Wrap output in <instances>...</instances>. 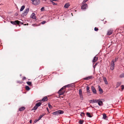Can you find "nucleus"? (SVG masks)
I'll use <instances>...</instances> for the list:
<instances>
[{"instance_id":"6e6d98bb","label":"nucleus","mask_w":124,"mask_h":124,"mask_svg":"<svg viewBox=\"0 0 124 124\" xmlns=\"http://www.w3.org/2000/svg\"><path fill=\"white\" fill-rule=\"evenodd\" d=\"M21 76V74L20 75V76Z\"/></svg>"},{"instance_id":"a878e982","label":"nucleus","mask_w":124,"mask_h":124,"mask_svg":"<svg viewBox=\"0 0 124 124\" xmlns=\"http://www.w3.org/2000/svg\"><path fill=\"white\" fill-rule=\"evenodd\" d=\"M86 115H87V116L90 117H92V116L90 115V114L89 113L87 112L86 113Z\"/></svg>"},{"instance_id":"3c124183","label":"nucleus","mask_w":124,"mask_h":124,"mask_svg":"<svg viewBox=\"0 0 124 124\" xmlns=\"http://www.w3.org/2000/svg\"><path fill=\"white\" fill-rule=\"evenodd\" d=\"M32 1V2H33V1H34V0H31Z\"/></svg>"},{"instance_id":"ddd939ff","label":"nucleus","mask_w":124,"mask_h":124,"mask_svg":"<svg viewBox=\"0 0 124 124\" xmlns=\"http://www.w3.org/2000/svg\"><path fill=\"white\" fill-rule=\"evenodd\" d=\"M73 85V84H69L68 85H67L65 86V88L66 87H70L72 86Z\"/></svg>"},{"instance_id":"603ef678","label":"nucleus","mask_w":124,"mask_h":124,"mask_svg":"<svg viewBox=\"0 0 124 124\" xmlns=\"http://www.w3.org/2000/svg\"><path fill=\"white\" fill-rule=\"evenodd\" d=\"M34 24H32V26H34Z\"/></svg>"},{"instance_id":"09e8293b","label":"nucleus","mask_w":124,"mask_h":124,"mask_svg":"<svg viewBox=\"0 0 124 124\" xmlns=\"http://www.w3.org/2000/svg\"><path fill=\"white\" fill-rule=\"evenodd\" d=\"M46 109L49 112V110H48V108H46Z\"/></svg>"},{"instance_id":"f8f14e48","label":"nucleus","mask_w":124,"mask_h":124,"mask_svg":"<svg viewBox=\"0 0 124 124\" xmlns=\"http://www.w3.org/2000/svg\"><path fill=\"white\" fill-rule=\"evenodd\" d=\"M113 31L112 30L110 29L107 32V34L108 35H110L112 34Z\"/></svg>"},{"instance_id":"a18cd8bd","label":"nucleus","mask_w":124,"mask_h":124,"mask_svg":"<svg viewBox=\"0 0 124 124\" xmlns=\"http://www.w3.org/2000/svg\"><path fill=\"white\" fill-rule=\"evenodd\" d=\"M52 2V3L53 4V5H56V4L53 1H51Z\"/></svg>"},{"instance_id":"a211bd4d","label":"nucleus","mask_w":124,"mask_h":124,"mask_svg":"<svg viewBox=\"0 0 124 124\" xmlns=\"http://www.w3.org/2000/svg\"><path fill=\"white\" fill-rule=\"evenodd\" d=\"M18 22V21H16L14 22L13 21H11V23L14 24H17V23Z\"/></svg>"},{"instance_id":"b1692460","label":"nucleus","mask_w":124,"mask_h":124,"mask_svg":"<svg viewBox=\"0 0 124 124\" xmlns=\"http://www.w3.org/2000/svg\"><path fill=\"white\" fill-rule=\"evenodd\" d=\"M86 91L87 92H89L90 91L89 90V87L88 86H87L86 87Z\"/></svg>"},{"instance_id":"bb28decb","label":"nucleus","mask_w":124,"mask_h":124,"mask_svg":"<svg viewBox=\"0 0 124 124\" xmlns=\"http://www.w3.org/2000/svg\"><path fill=\"white\" fill-rule=\"evenodd\" d=\"M80 99L81 100H83V94L79 95Z\"/></svg>"},{"instance_id":"de8ad7c7","label":"nucleus","mask_w":124,"mask_h":124,"mask_svg":"<svg viewBox=\"0 0 124 124\" xmlns=\"http://www.w3.org/2000/svg\"><path fill=\"white\" fill-rule=\"evenodd\" d=\"M25 78H26L25 77H23V79L24 80L25 79Z\"/></svg>"},{"instance_id":"9b49d317","label":"nucleus","mask_w":124,"mask_h":124,"mask_svg":"<svg viewBox=\"0 0 124 124\" xmlns=\"http://www.w3.org/2000/svg\"><path fill=\"white\" fill-rule=\"evenodd\" d=\"M103 81L105 82V84L107 85L108 84V81H107V79L106 78L104 77H102Z\"/></svg>"},{"instance_id":"2f4dec72","label":"nucleus","mask_w":124,"mask_h":124,"mask_svg":"<svg viewBox=\"0 0 124 124\" xmlns=\"http://www.w3.org/2000/svg\"><path fill=\"white\" fill-rule=\"evenodd\" d=\"M84 121L83 120H80L79 123L80 124H82Z\"/></svg>"},{"instance_id":"7c9ffc66","label":"nucleus","mask_w":124,"mask_h":124,"mask_svg":"<svg viewBox=\"0 0 124 124\" xmlns=\"http://www.w3.org/2000/svg\"><path fill=\"white\" fill-rule=\"evenodd\" d=\"M37 107H38L37 106L35 105V106H34L32 108V110H36L37 108Z\"/></svg>"},{"instance_id":"0eeeda50","label":"nucleus","mask_w":124,"mask_h":124,"mask_svg":"<svg viewBox=\"0 0 124 124\" xmlns=\"http://www.w3.org/2000/svg\"><path fill=\"white\" fill-rule=\"evenodd\" d=\"M91 89L92 91L95 94H96L97 93L95 87L93 86H92Z\"/></svg>"},{"instance_id":"5fc2aeb1","label":"nucleus","mask_w":124,"mask_h":124,"mask_svg":"<svg viewBox=\"0 0 124 124\" xmlns=\"http://www.w3.org/2000/svg\"><path fill=\"white\" fill-rule=\"evenodd\" d=\"M24 25H26V24H24Z\"/></svg>"},{"instance_id":"393cba45","label":"nucleus","mask_w":124,"mask_h":124,"mask_svg":"<svg viewBox=\"0 0 124 124\" xmlns=\"http://www.w3.org/2000/svg\"><path fill=\"white\" fill-rule=\"evenodd\" d=\"M47 98L46 97L44 98H43L42 100V101H47Z\"/></svg>"},{"instance_id":"c03bdc74","label":"nucleus","mask_w":124,"mask_h":124,"mask_svg":"<svg viewBox=\"0 0 124 124\" xmlns=\"http://www.w3.org/2000/svg\"><path fill=\"white\" fill-rule=\"evenodd\" d=\"M87 93L88 95L90 96L91 95V94H90V91H89V92H87Z\"/></svg>"},{"instance_id":"4be33fe9","label":"nucleus","mask_w":124,"mask_h":124,"mask_svg":"<svg viewBox=\"0 0 124 124\" xmlns=\"http://www.w3.org/2000/svg\"><path fill=\"white\" fill-rule=\"evenodd\" d=\"M118 58H115V59H113L112 61V62H114L115 63V62H116L117 60H118Z\"/></svg>"},{"instance_id":"6e6552de","label":"nucleus","mask_w":124,"mask_h":124,"mask_svg":"<svg viewBox=\"0 0 124 124\" xmlns=\"http://www.w3.org/2000/svg\"><path fill=\"white\" fill-rule=\"evenodd\" d=\"M99 100H93L90 101V102L92 103L98 102Z\"/></svg>"},{"instance_id":"58836bf2","label":"nucleus","mask_w":124,"mask_h":124,"mask_svg":"<svg viewBox=\"0 0 124 124\" xmlns=\"http://www.w3.org/2000/svg\"><path fill=\"white\" fill-rule=\"evenodd\" d=\"M94 30L95 31H97L98 30V29L96 27H95L94 29Z\"/></svg>"},{"instance_id":"423d86ee","label":"nucleus","mask_w":124,"mask_h":124,"mask_svg":"<svg viewBox=\"0 0 124 124\" xmlns=\"http://www.w3.org/2000/svg\"><path fill=\"white\" fill-rule=\"evenodd\" d=\"M87 8V5L86 4H83L81 7V8L83 10H85Z\"/></svg>"},{"instance_id":"7ed1b4c3","label":"nucleus","mask_w":124,"mask_h":124,"mask_svg":"<svg viewBox=\"0 0 124 124\" xmlns=\"http://www.w3.org/2000/svg\"><path fill=\"white\" fill-rule=\"evenodd\" d=\"M40 1L39 0H34L32 2V3L34 5H37L39 4Z\"/></svg>"},{"instance_id":"a19ab883","label":"nucleus","mask_w":124,"mask_h":124,"mask_svg":"<svg viewBox=\"0 0 124 124\" xmlns=\"http://www.w3.org/2000/svg\"><path fill=\"white\" fill-rule=\"evenodd\" d=\"M44 7H42L41 8V11H43L44 10Z\"/></svg>"},{"instance_id":"6ab92c4d","label":"nucleus","mask_w":124,"mask_h":124,"mask_svg":"<svg viewBox=\"0 0 124 124\" xmlns=\"http://www.w3.org/2000/svg\"><path fill=\"white\" fill-rule=\"evenodd\" d=\"M41 104V103L40 102H39L37 103L35 105V106H37V107L40 106Z\"/></svg>"},{"instance_id":"4d7b16f0","label":"nucleus","mask_w":124,"mask_h":124,"mask_svg":"<svg viewBox=\"0 0 124 124\" xmlns=\"http://www.w3.org/2000/svg\"><path fill=\"white\" fill-rule=\"evenodd\" d=\"M102 100H103V101H104V100L103 99H102Z\"/></svg>"},{"instance_id":"39448f33","label":"nucleus","mask_w":124,"mask_h":124,"mask_svg":"<svg viewBox=\"0 0 124 124\" xmlns=\"http://www.w3.org/2000/svg\"><path fill=\"white\" fill-rule=\"evenodd\" d=\"M29 11V8H27L25 10L24 12L22 14V15L23 16H26L28 12Z\"/></svg>"},{"instance_id":"dca6fc26","label":"nucleus","mask_w":124,"mask_h":124,"mask_svg":"<svg viewBox=\"0 0 124 124\" xmlns=\"http://www.w3.org/2000/svg\"><path fill=\"white\" fill-rule=\"evenodd\" d=\"M98 87L99 91L101 93H102L103 92V91L100 86L99 85Z\"/></svg>"},{"instance_id":"20e7f679","label":"nucleus","mask_w":124,"mask_h":124,"mask_svg":"<svg viewBox=\"0 0 124 124\" xmlns=\"http://www.w3.org/2000/svg\"><path fill=\"white\" fill-rule=\"evenodd\" d=\"M115 63L113 62H111L110 65V69L112 70H113L114 69L115 67Z\"/></svg>"},{"instance_id":"4c0bfd02","label":"nucleus","mask_w":124,"mask_h":124,"mask_svg":"<svg viewBox=\"0 0 124 124\" xmlns=\"http://www.w3.org/2000/svg\"><path fill=\"white\" fill-rule=\"evenodd\" d=\"M39 120H40V119H39V118L38 119H36L34 121V122L35 123H36Z\"/></svg>"},{"instance_id":"c756f323","label":"nucleus","mask_w":124,"mask_h":124,"mask_svg":"<svg viewBox=\"0 0 124 124\" xmlns=\"http://www.w3.org/2000/svg\"><path fill=\"white\" fill-rule=\"evenodd\" d=\"M25 88L26 89L27 91L29 90L30 89L29 87L27 86H26Z\"/></svg>"},{"instance_id":"37998d69","label":"nucleus","mask_w":124,"mask_h":124,"mask_svg":"<svg viewBox=\"0 0 124 124\" xmlns=\"http://www.w3.org/2000/svg\"><path fill=\"white\" fill-rule=\"evenodd\" d=\"M121 88L122 90H123L124 89V86L123 85L121 86Z\"/></svg>"},{"instance_id":"aec40b11","label":"nucleus","mask_w":124,"mask_h":124,"mask_svg":"<svg viewBox=\"0 0 124 124\" xmlns=\"http://www.w3.org/2000/svg\"><path fill=\"white\" fill-rule=\"evenodd\" d=\"M79 95H82V91L81 89H80L79 90Z\"/></svg>"},{"instance_id":"473e14b6","label":"nucleus","mask_w":124,"mask_h":124,"mask_svg":"<svg viewBox=\"0 0 124 124\" xmlns=\"http://www.w3.org/2000/svg\"><path fill=\"white\" fill-rule=\"evenodd\" d=\"M120 77L121 78H123L124 77V74H122L120 75Z\"/></svg>"},{"instance_id":"9d476101","label":"nucleus","mask_w":124,"mask_h":124,"mask_svg":"<svg viewBox=\"0 0 124 124\" xmlns=\"http://www.w3.org/2000/svg\"><path fill=\"white\" fill-rule=\"evenodd\" d=\"M31 18H32L34 19L36 18V16L35 14L33 13H32V14L31 16Z\"/></svg>"},{"instance_id":"f704fd0d","label":"nucleus","mask_w":124,"mask_h":124,"mask_svg":"<svg viewBox=\"0 0 124 124\" xmlns=\"http://www.w3.org/2000/svg\"><path fill=\"white\" fill-rule=\"evenodd\" d=\"M27 83L29 85H31V83L30 82H27Z\"/></svg>"},{"instance_id":"1a4fd4ad","label":"nucleus","mask_w":124,"mask_h":124,"mask_svg":"<svg viewBox=\"0 0 124 124\" xmlns=\"http://www.w3.org/2000/svg\"><path fill=\"white\" fill-rule=\"evenodd\" d=\"M93 78V77L92 76H90L86 77L84 78V79L86 80H88L90 79H92Z\"/></svg>"},{"instance_id":"5701e85b","label":"nucleus","mask_w":124,"mask_h":124,"mask_svg":"<svg viewBox=\"0 0 124 124\" xmlns=\"http://www.w3.org/2000/svg\"><path fill=\"white\" fill-rule=\"evenodd\" d=\"M24 8H25V6H22L21 7L20 9V11H22L24 9Z\"/></svg>"},{"instance_id":"c9c22d12","label":"nucleus","mask_w":124,"mask_h":124,"mask_svg":"<svg viewBox=\"0 0 124 124\" xmlns=\"http://www.w3.org/2000/svg\"><path fill=\"white\" fill-rule=\"evenodd\" d=\"M48 106L49 108H52V106L50 104H48Z\"/></svg>"},{"instance_id":"e433bc0d","label":"nucleus","mask_w":124,"mask_h":124,"mask_svg":"<svg viewBox=\"0 0 124 124\" xmlns=\"http://www.w3.org/2000/svg\"><path fill=\"white\" fill-rule=\"evenodd\" d=\"M22 24V22H19L18 21V22L17 23V24Z\"/></svg>"},{"instance_id":"4468645a","label":"nucleus","mask_w":124,"mask_h":124,"mask_svg":"<svg viewBox=\"0 0 124 124\" xmlns=\"http://www.w3.org/2000/svg\"><path fill=\"white\" fill-rule=\"evenodd\" d=\"M98 102V104L99 106H101V105H103L102 102V101H100V100H99Z\"/></svg>"},{"instance_id":"8fccbe9b","label":"nucleus","mask_w":124,"mask_h":124,"mask_svg":"<svg viewBox=\"0 0 124 124\" xmlns=\"http://www.w3.org/2000/svg\"><path fill=\"white\" fill-rule=\"evenodd\" d=\"M30 123H32V121H31V120L30 121Z\"/></svg>"},{"instance_id":"412c9836","label":"nucleus","mask_w":124,"mask_h":124,"mask_svg":"<svg viewBox=\"0 0 124 124\" xmlns=\"http://www.w3.org/2000/svg\"><path fill=\"white\" fill-rule=\"evenodd\" d=\"M25 109V108L23 107L19 108V110L20 111H22L24 110Z\"/></svg>"},{"instance_id":"79ce46f5","label":"nucleus","mask_w":124,"mask_h":124,"mask_svg":"<svg viewBox=\"0 0 124 124\" xmlns=\"http://www.w3.org/2000/svg\"><path fill=\"white\" fill-rule=\"evenodd\" d=\"M87 0H84L82 4H84V3H85L86 2Z\"/></svg>"},{"instance_id":"f03ea898","label":"nucleus","mask_w":124,"mask_h":124,"mask_svg":"<svg viewBox=\"0 0 124 124\" xmlns=\"http://www.w3.org/2000/svg\"><path fill=\"white\" fill-rule=\"evenodd\" d=\"M65 88H66L65 87V86H64L62 88H61L60 90L58 91V93L59 94V95H62L64 93V92L63 91H62V90H63V89H64Z\"/></svg>"},{"instance_id":"cd10ccee","label":"nucleus","mask_w":124,"mask_h":124,"mask_svg":"<svg viewBox=\"0 0 124 124\" xmlns=\"http://www.w3.org/2000/svg\"><path fill=\"white\" fill-rule=\"evenodd\" d=\"M106 117H107L106 115L105 114H104L103 115V119H105L106 118Z\"/></svg>"},{"instance_id":"49530a36","label":"nucleus","mask_w":124,"mask_h":124,"mask_svg":"<svg viewBox=\"0 0 124 124\" xmlns=\"http://www.w3.org/2000/svg\"><path fill=\"white\" fill-rule=\"evenodd\" d=\"M97 65V63H96V64H95L93 66V67L94 68V69L95 68V67Z\"/></svg>"},{"instance_id":"c85d7f7f","label":"nucleus","mask_w":124,"mask_h":124,"mask_svg":"<svg viewBox=\"0 0 124 124\" xmlns=\"http://www.w3.org/2000/svg\"><path fill=\"white\" fill-rule=\"evenodd\" d=\"M45 115L44 114H42V115H41L39 117V119H40L44 115Z\"/></svg>"},{"instance_id":"864d4df0","label":"nucleus","mask_w":124,"mask_h":124,"mask_svg":"<svg viewBox=\"0 0 124 124\" xmlns=\"http://www.w3.org/2000/svg\"><path fill=\"white\" fill-rule=\"evenodd\" d=\"M71 15H72V13H71ZM73 16V15H72Z\"/></svg>"},{"instance_id":"72a5a7b5","label":"nucleus","mask_w":124,"mask_h":124,"mask_svg":"<svg viewBox=\"0 0 124 124\" xmlns=\"http://www.w3.org/2000/svg\"><path fill=\"white\" fill-rule=\"evenodd\" d=\"M80 115L82 117H83L84 116L85 114L84 113L82 112L81 113Z\"/></svg>"},{"instance_id":"f257e3e1","label":"nucleus","mask_w":124,"mask_h":124,"mask_svg":"<svg viewBox=\"0 0 124 124\" xmlns=\"http://www.w3.org/2000/svg\"><path fill=\"white\" fill-rule=\"evenodd\" d=\"M64 111L61 110H59L57 111L54 112L52 114L53 115H59L62 114L63 113Z\"/></svg>"},{"instance_id":"2eb2a0df","label":"nucleus","mask_w":124,"mask_h":124,"mask_svg":"<svg viewBox=\"0 0 124 124\" xmlns=\"http://www.w3.org/2000/svg\"><path fill=\"white\" fill-rule=\"evenodd\" d=\"M70 6V4L68 3H66L64 5V7L67 8Z\"/></svg>"},{"instance_id":"bf43d9fd","label":"nucleus","mask_w":124,"mask_h":124,"mask_svg":"<svg viewBox=\"0 0 124 124\" xmlns=\"http://www.w3.org/2000/svg\"><path fill=\"white\" fill-rule=\"evenodd\" d=\"M88 0H87V1H88Z\"/></svg>"},{"instance_id":"ea45409f","label":"nucleus","mask_w":124,"mask_h":124,"mask_svg":"<svg viewBox=\"0 0 124 124\" xmlns=\"http://www.w3.org/2000/svg\"><path fill=\"white\" fill-rule=\"evenodd\" d=\"M46 23V21H43L41 22V23L42 24H44Z\"/></svg>"},{"instance_id":"f3484780","label":"nucleus","mask_w":124,"mask_h":124,"mask_svg":"<svg viewBox=\"0 0 124 124\" xmlns=\"http://www.w3.org/2000/svg\"><path fill=\"white\" fill-rule=\"evenodd\" d=\"M98 57L95 56L93 59V62H95L98 60Z\"/></svg>"},{"instance_id":"13d9d810","label":"nucleus","mask_w":124,"mask_h":124,"mask_svg":"<svg viewBox=\"0 0 124 124\" xmlns=\"http://www.w3.org/2000/svg\"><path fill=\"white\" fill-rule=\"evenodd\" d=\"M120 85V84H119V85Z\"/></svg>"}]
</instances>
